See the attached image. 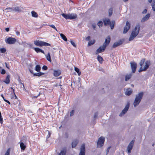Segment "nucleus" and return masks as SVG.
Returning <instances> with one entry per match:
<instances>
[{
    "instance_id": "ddd939ff",
    "label": "nucleus",
    "mask_w": 155,
    "mask_h": 155,
    "mask_svg": "<svg viewBox=\"0 0 155 155\" xmlns=\"http://www.w3.org/2000/svg\"><path fill=\"white\" fill-rule=\"evenodd\" d=\"M110 36H108L106 38L105 41L103 43V45L106 48L107 46L110 43Z\"/></svg>"
},
{
    "instance_id": "bb28decb",
    "label": "nucleus",
    "mask_w": 155,
    "mask_h": 155,
    "mask_svg": "<svg viewBox=\"0 0 155 155\" xmlns=\"http://www.w3.org/2000/svg\"><path fill=\"white\" fill-rule=\"evenodd\" d=\"M60 35L62 39L65 41H67V39L66 37L63 34L61 33L60 34Z\"/></svg>"
},
{
    "instance_id": "7c9ffc66",
    "label": "nucleus",
    "mask_w": 155,
    "mask_h": 155,
    "mask_svg": "<svg viewBox=\"0 0 155 155\" xmlns=\"http://www.w3.org/2000/svg\"><path fill=\"white\" fill-rule=\"evenodd\" d=\"M41 68L39 65H37L35 67V70L37 72H39L41 70Z\"/></svg>"
},
{
    "instance_id": "864d4df0",
    "label": "nucleus",
    "mask_w": 155,
    "mask_h": 155,
    "mask_svg": "<svg viewBox=\"0 0 155 155\" xmlns=\"http://www.w3.org/2000/svg\"><path fill=\"white\" fill-rule=\"evenodd\" d=\"M4 101L7 102V103H8L9 104H11V103H10V102L8 100H4Z\"/></svg>"
},
{
    "instance_id": "ea45409f",
    "label": "nucleus",
    "mask_w": 155,
    "mask_h": 155,
    "mask_svg": "<svg viewBox=\"0 0 155 155\" xmlns=\"http://www.w3.org/2000/svg\"><path fill=\"white\" fill-rule=\"evenodd\" d=\"M0 51L2 53H4L6 51V49L5 48H0Z\"/></svg>"
},
{
    "instance_id": "a211bd4d",
    "label": "nucleus",
    "mask_w": 155,
    "mask_h": 155,
    "mask_svg": "<svg viewBox=\"0 0 155 155\" xmlns=\"http://www.w3.org/2000/svg\"><path fill=\"white\" fill-rule=\"evenodd\" d=\"M132 93V91L130 88H127L126 92H125V94L126 95H130Z\"/></svg>"
},
{
    "instance_id": "4be33fe9",
    "label": "nucleus",
    "mask_w": 155,
    "mask_h": 155,
    "mask_svg": "<svg viewBox=\"0 0 155 155\" xmlns=\"http://www.w3.org/2000/svg\"><path fill=\"white\" fill-rule=\"evenodd\" d=\"M34 50L37 53H38L39 52H41V53H42L43 54H45L44 51L39 48H35Z\"/></svg>"
},
{
    "instance_id": "58836bf2",
    "label": "nucleus",
    "mask_w": 155,
    "mask_h": 155,
    "mask_svg": "<svg viewBox=\"0 0 155 155\" xmlns=\"http://www.w3.org/2000/svg\"><path fill=\"white\" fill-rule=\"evenodd\" d=\"M98 26L99 27H101L103 25V23L101 21H100L97 24Z\"/></svg>"
},
{
    "instance_id": "a19ab883",
    "label": "nucleus",
    "mask_w": 155,
    "mask_h": 155,
    "mask_svg": "<svg viewBox=\"0 0 155 155\" xmlns=\"http://www.w3.org/2000/svg\"><path fill=\"white\" fill-rule=\"evenodd\" d=\"M49 26H50L51 27L53 28L54 30H55L56 31H58V30H57L56 28L55 27V26L54 25H48Z\"/></svg>"
},
{
    "instance_id": "2f4dec72",
    "label": "nucleus",
    "mask_w": 155,
    "mask_h": 155,
    "mask_svg": "<svg viewBox=\"0 0 155 155\" xmlns=\"http://www.w3.org/2000/svg\"><path fill=\"white\" fill-rule=\"evenodd\" d=\"M74 70L77 72L79 76H80L81 74V72L80 71V70L77 67L74 68Z\"/></svg>"
},
{
    "instance_id": "a878e982",
    "label": "nucleus",
    "mask_w": 155,
    "mask_h": 155,
    "mask_svg": "<svg viewBox=\"0 0 155 155\" xmlns=\"http://www.w3.org/2000/svg\"><path fill=\"white\" fill-rule=\"evenodd\" d=\"M45 74V73L43 72H40L34 73L33 74L34 76H38L40 77L41 76Z\"/></svg>"
},
{
    "instance_id": "0e129e2a",
    "label": "nucleus",
    "mask_w": 155,
    "mask_h": 155,
    "mask_svg": "<svg viewBox=\"0 0 155 155\" xmlns=\"http://www.w3.org/2000/svg\"><path fill=\"white\" fill-rule=\"evenodd\" d=\"M148 1L149 3H151L152 1V0H148Z\"/></svg>"
},
{
    "instance_id": "7ed1b4c3",
    "label": "nucleus",
    "mask_w": 155,
    "mask_h": 155,
    "mask_svg": "<svg viewBox=\"0 0 155 155\" xmlns=\"http://www.w3.org/2000/svg\"><path fill=\"white\" fill-rule=\"evenodd\" d=\"M143 95V93L141 92L139 93L137 95L135 98L134 103V107L137 106L140 102Z\"/></svg>"
},
{
    "instance_id": "bf43d9fd",
    "label": "nucleus",
    "mask_w": 155,
    "mask_h": 155,
    "mask_svg": "<svg viewBox=\"0 0 155 155\" xmlns=\"http://www.w3.org/2000/svg\"><path fill=\"white\" fill-rule=\"evenodd\" d=\"M1 96L2 97V98L4 101V100H6L5 99V98L4 97L2 94L1 95Z\"/></svg>"
},
{
    "instance_id": "e2e57ef3",
    "label": "nucleus",
    "mask_w": 155,
    "mask_h": 155,
    "mask_svg": "<svg viewBox=\"0 0 155 155\" xmlns=\"http://www.w3.org/2000/svg\"><path fill=\"white\" fill-rule=\"evenodd\" d=\"M50 135L51 133L49 132L48 136V137H49L50 136Z\"/></svg>"
},
{
    "instance_id": "680f3d73",
    "label": "nucleus",
    "mask_w": 155,
    "mask_h": 155,
    "mask_svg": "<svg viewBox=\"0 0 155 155\" xmlns=\"http://www.w3.org/2000/svg\"><path fill=\"white\" fill-rule=\"evenodd\" d=\"M1 96L2 97V98L4 101V100H6L5 99V98L4 97L2 94L1 95Z\"/></svg>"
},
{
    "instance_id": "5fc2aeb1",
    "label": "nucleus",
    "mask_w": 155,
    "mask_h": 155,
    "mask_svg": "<svg viewBox=\"0 0 155 155\" xmlns=\"http://www.w3.org/2000/svg\"><path fill=\"white\" fill-rule=\"evenodd\" d=\"M110 147H109L107 148V154L108 153V152H109V150H110Z\"/></svg>"
},
{
    "instance_id": "79ce46f5",
    "label": "nucleus",
    "mask_w": 155,
    "mask_h": 155,
    "mask_svg": "<svg viewBox=\"0 0 155 155\" xmlns=\"http://www.w3.org/2000/svg\"><path fill=\"white\" fill-rule=\"evenodd\" d=\"M70 42L71 43L72 45L74 47H76V45L75 43L72 40H71Z\"/></svg>"
},
{
    "instance_id": "423d86ee",
    "label": "nucleus",
    "mask_w": 155,
    "mask_h": 155,
    "mask_svg": "<svg viewBox=\"0 0 155 155\" xmlns=\"http://www.w3.org/2000/svg\"><path fill=\"white\" fill-rule=\"evenodd\" d=\"M105 138L102 136L100 137L97 142V147L101 148L104 145Z\"/></svg>"
},
{
    "instance_id": "dca6fc26",
    "label": "nucleus",
    "mask_w": 155,
    "mask_h": 155,
    "mask_svg": "<svg viewBox=\"0 0 155 155\" xmlns=\"http://www.w3.org/2000/svg\"><path fill=\"white\" fill-rule=\"evenodd\" d=\"M150 17V14L149 13L147 14L144 17L141 19V21L142 22H144L145 21L148 20Z\"/></svg>"
},
{
    "instance_id": "393cba45",
    "label": "nucleus",
    "mask_w": 155,
    "mask_h": 155,
    "mask_svg": "<svg viewBox=\"0 0 155 155\" xmlns=\"http://www.w3.org/2000/svg\"><path fill=\"white\" fill-rule=\"evenodd\" d=\"M46 58L47 60L49 61L50 62H51V60L50 53H48L47 55L46 56Z\"/></svg>"
},
{
    "instance_id": "1a4fd4ad",
    "label": "nucleus",
    "mask_w": 155,
    "mask_h": 155,
    "mask_svg": "<svg viewBox=\"0 0 155 155\" xmlns=\"http://www.w3.org/2000/svg\"><path fill=\"white\" fill-rule=\"evenodd\" d=\"M85 148L84 144H83L80 148V151L79 155H85Z\"/></svg>"
},
{
    "instance_id": "cd10ccee",
    "label": "nucleus",
    "mask_w": 155,
    "mask_h": 155,
    "mask_svg": "<svg viewBox=\"0 0 155 155\" xmlns=\"http://www.w3.org/2000/svg\"><path fill=\"white\" fill-rule=\"evenodd\" d=\"M131 76L132 75L131 74L126 75L125 76V81H127L130 79L131 78Z\"/></svg>"
},
{
    "instance_id": "6ab92c4d",
    "label": "nucleus",
    "mask_w": 155,
    "mask_h": 155,
    "mask_svg": "<svg viewBox=\"0 0 155 155\" xmlns=\"http://www.w3.org/2000/svg\"><path fill=\"white\" fill-rule=\"evenodd\" d=\"M61 74V72L59 70H54L53 73V75L55 77L58 76Z\"/></svg>"
},
{
    "instance_id": "0eeeda50",
    "label": "nucleus",
    "mask_w": 155,
    "mask_h": 155,
    "mask_svg": "<svg viewBox=\"0 0 155 155\" xmlns=\"http://www.w3.org/2000/svg\"><path fill=\"white\" fill-rule=\"evenodd\" d=\"M16 39L13 38L8 37L5 40V42L9 44H13L16 42Z\"/></svg>"
},
{
    "instance_id": "4d7b16f0",
    "label": "nucleus",
    "mask_w": 155,
    "mask_h": 155,
    "mask_svg": "<svg viewBox=\"0 0 155 155\" xmlns=\"http://www.w3.org/2000/svg\"><path fill=\"white\" fill-rule=\"evenodd\" d=\"M5 30L6 31L8 32L9 30V28H5Z\"/></svg>"
},
{
    "instance_id": "39448f33",
    "label": "nucleus",
    "mask_w": 155,
    "mask_h": 155,
    "mask_svg": "<svg viewBox=\"0 0 155 155\" xmlns=\"http://www.w3.org/2000/svg\"><path fill=\"white\" fill-rule=\"evenodd\" d=\"M34 44L36 46H51V45L48 43L39 40H36L34 41Z\"/></svg>"
},
{
    "instance_id": "69168bd1",
    "label": "nucleus",
    "mask_w": 155,
    "mask_h": 155,
    "mask_svg": "<svg viewBox=\"0 0 155 155\" xmlns=\"http://www.w3.org/2000/svg\"><path fill=\"white\" fill-rule=\"evenodd\" d=\"M123 0L124 2H126L128 0Z\"/></svg>"
},
{
    "instance_id": "8fccbe9b",
    "label": "nucleus",
    "mask_w": 155,
    "mask_h": 155,
    "mask_svg": "<svg viewBox=\"0 0 155 155\" xmlns=\"http://www.w3.org/2000/svg\"><path fill=\"white\" fill-rule=\"evenodd\" d=\"M90 39H91V37L90 36H87L86 38V40H87V41H89L90 40Z\"/></svg>"
},
{
    "instance_id": "37998d69",
    "label": "nucleus",
    "mask_w": 155,
    "mask_h": 155,
    "mask_svg": "<svg viewBox=\"0 0 155 155\" xmlns=\"http://www.w3.org/2000/svg\"><path fill=\"white\" fill-rule=\"evenodd\" d=\"M11 89H12L13 90V93H14V94L15 95V99H17V97L16 96V95H15V89H13L12 87H11Z\"/></svg>"
},
{
    "instance_id": "09e8293b",
    "label": "nucleus",
    "mask_w": 155,
    "mask_h": 155,
    "mask_svg": "<svg viewBox=\"0 0 155 155\" xmlns=\"http://www.w3.org/2000/svg\"><path fill=\"white\" fill-rule=\"evenodd\" d=\"M6 73L4 69H2L1 72V74H5Z\"/></svg>"
},
{
    "instance_id": "49530a36",
    "label": "nucleus",
    "mask_w": 155,
    "mask_h": 155,
    "mask_svg": "<svg viewBox=\"0 0 155 155\" xmlns=\"http://www.w3.org/2000/svg\"><path fill=\"white\" fill-rule=\"evenodd\" d=\"M74 110H72L70 112V116H73L74 114Z\"/></svg>"
},
{
    "instance_id": "f03ea898",
    "label": "nucleus",
    "mask_w": 155,
    "mask_h": 155,
    "mask_svg": "<svg viewBox=\"0 0 155 155\" xmlns=\"http://www.w3.org/2000/svg\"><path fill=\"white\" fill-rule=\"evenodd\" d=\"M140 25L139 24L137 25L133 30L129 38V41L133 40L139 33L140 30Z\"/></svg>"
},
{
    "instance_id": "6e6552de",
    "label": "nucleus",
    "mask_w": 155,
    "mask_h": 155,
    "mask_svg": "<svg viewBox=\"0 0 155 155\" xmlns=\"http://www.w3.org/2000/svg\"><path fill=\"white\" fill-rule=\"evenodd\" d=\"M130 27V23L128 21H127L126 22V25L124 27L123 33L124 34L126 33L129 30Z\"/></svg>"
},
{
    "instance_id": "c9c22d12",
    "label": "nucleus",
    "mask_w": 155,
    "mask_h": 155,
    "mask_svg": "<svg viewBox=\"0 0 155 155\" xmlns=\"http://www.w3.org/2000/svg\"><path fill=\"white\" fill-rule=\"evenodd\" d=\"M66 151L64 150H62L59 153L58 155H66Z\"/></svg>"
},
{
    "instance_id": "b1692460",
    "label": "nucleus",
    "mask_w": 155,
    "mask_h": 155,
    "mask_svg": "<svg viewBox=\"0 0 155 155\" xmlns=\"http://www.w3.org/2000/svg\"><path fill=\"white\" fill-rule=\"evenodd\" d=\"M97 59L100 64H102L103 61V59L101 56L98 55L97 57Z\"/></svg>"
},
{
    "instance_id": "052dcab7",
    "label": "nucleus",
    "mask_w": 155,
    "mask_h": 155,
    "mask_svg": "<svg viewBox=\"0 0 155 155\" xmlns=\"http://www.w3.org/2000/svg\"><path fill=\"white\" fill-rule=\"evenodd\" d=\"M1 96L2 97V98L4 101V100H6L5 99V98L4 97L2 94L1 95Z\"/></svg>"
},
{
    "instance_id": "473e14b6",
    "label": "nucleus",
    "mask_w": 155,
    "mask_h": 155,
    "mask_svg": "<svg viewBox=\"0 0 155 155\" xmlns=\"http://www.w3.org/2000/svg\"><path fill=\"white\" fill-rule=\"evenodd\" d=\"M31 13L33 17H38V14L34 11H32L31 12Z\"/></svg>"
},
{
    "instance_id": "2eb2a0df",
    "label": "nucleus",
    "mask_w": 155,
    "mask_h": 155,
    "mask_svg": "<svg viewBox=\"0 0 155 155\" xmlns=\"http://www.w3.org/2000/svg\"><path fill=\"white\" fill-rule=\"evenodd\" d=\"M106 48L103 45L102 46H100L96 51V54H97L99 53L103 52L105 49Z\"/></svg>"
},
{
    "instance_id": "9d476101",
    "label": "nucleus",
    "mask_w": 155,
    "mask_h": 155,
    "mask_svg": "<svg viewBox=\"0 0 155 155\" xmlns=\"http://www.w3.org/2000/svg\"><path fill=\"white\" fill-rule=\"evenodd\" d=\"M134 140H132L130 143L127 147V151L129 153H130L131 152V150L133 148L134 144Z\"/></svg>"
},
{
    "instance_id": "20e7f679",
    "label": "nucleus",
    "mask_w": 155,
    "mask_h": 155,
    "mask_svg": "<svg viewBox=\"0 0 155 155\" xmlns=\"http://www.w3.org/2000/svg\"><path fill=\"white\" fill-rule=\"evenodd\" d=\"M62 15L66 19H69L70 20H73L76 19L77 17V15L76 14H63Z\"/></svg>"
},
{
    "instance_id": "3c124183",
    "label": "nucleus",
    "mask_w": 155,
    "mask_h": 155,
    "mask_svg": "<svg viewBox=\"0 0 155 155\" xmlns=\"http://www.w3.org/2000/svg\"><path fill=\"white\" fill-rule=\"evenodd\" d=\"M147 10L146 9H145L143 11L142 13L143 14H144L147 13Z\"/></svg>"
},
{
    "instance_id": "f3484780",
    "label": "nucleus",
    "mask_w": 155,
    "mask_h": 155,
    "mask_svg": "<svg viewBox=\"0 0 155 155\" xmlns=\"http://www.w3.org/2000/svg\"><path fill=\"white\" fill-rule=\"evenodd\" d=\"M78 140H74L72 141L71 144L72 148H73L75 147L78 144Z\"/></svg>"
},
{
    "instance_id": "4c0bfd02",
    "label": "nucleus",
    "mask_w": 155,
    "mask_h": 155,
    "mask_svg": "<svg viewBox=\"0 0 155 155\" xmlns=\"http://www.w3.org/2000/svg\"><path fill=\"white\" fill-rule=\"evenodd\" d=\"M109 16H110L113 13V9L112 8H110L109 9Z\"/></svg>"
},
{
    "instance_id": "f8f14e48",
    "label": "nucleus",
    "mask_w": 155,
    "mask_h": 155,
    "mask_svg": "<svg viewBox=\"0 0 155 155\" xmlns=\"http://www.w3.org/2000/svg\"><path fill=\"white\" fill-rule=\"evenodd\" d=\"M22 8L21 7H15L14 8H6V9H10L12 11H15L18 12H20L22 11Z\"/></svg>"
},
{
    "instance_id": "de8ad7c7",
    "label": "nucleus",
    "mask_w": 155,
    "mask_h": 155,
    "mask_svg": "<svg viewBox=\"0 0 155 155\" xmlns=\"http://www.w3.org/2000/svg\"><path fill=\"white\" fill-rule=\"evenodd\" d=\"M3 118L2 117V116L1 115H0V123L1 124H2L3 123Z\"/></svg>"
},
{
    "instance_id": "c85d7f7f",
    "label": "nucleus",
    "mask_w": 155,
    "mask_h": 155,
    "mask_svg": "<svg viewBox=\"0 0 155 155\" xmlns=\"http://www.w3.org/2000/svg\"><path fill=\"white\" fill-rule=\"evenodd\" d=\"M121 44V43H120V42H115L113 45L112 47L113 48H115L116 47H117L120 45Z\"/></svg>"
},
{
    "instance_id": "338daca9",
    "label": "nucleus",
    "mask_w": 155,
    "mask_h": 155,
    "mask_svg": "<svg viewBox=\"0 0 155 155\" xmlns=\"http://www.w3.org/2000/svg\"><path fill=\"white\" fill-rule=\"evenodd\" d=\"M6 67L7 68H9L8 67V66H7V64H6Z\"/></svg>"
},
{
    "instance_id": "c03bdc74",
    "label": "nucleus",
    "mask_w": 155,
    "mask_h": 155,
    "mask_svg": "<svg viewBox=\"0 0 155 155\" xmlns=\"http://www.w3.org/2000/svg\"><path fill=\"white\" fill-rule=\"evenodd\" d=\"M18 81H19V84H21L22 85H23V88H25V86H24V84L21 82V79H19Z\"/></svg>"
},
{
    "instance_id": "f257e3e1",
    "label": "nucleus",
    "mask_w": 155,
    "mask_h": 155,
    "mask_svg": "<svg viewBox=\"0 0 155 155\" xmlns=\"http://www.w3.org/2000/svg\"><path fill=\"white\" fill-rule=\"evenodd\" d=\"M145 58H143L141 60L139 63L140 66L139 70V72L145 71L150 66V62L147 61L145 62Z\"/></svg>"
},
{
    "instance_id": "13d9d810",
    "label": "nucleus",
    "mask_w": 155,
    "mask_h": 155,
    "mask_svg": "<svg viewBox=\"0 0 155 155\" xmlns=\"http://www.w3.org/2000/svg\"><path fill=\"white\" fill-rule=\"evenodd\" d=\"M16 33L17 35H20V32L18 31H16Z\"/></svg>"
},
{
    "instance_id": "e433bc0d",
    "label": "nucleus",
    "mask_w": 155,
    "mask_h": 155,
    "mask_svg": "<svg viewBox=\"0 0 155 155\" xmlns=\"http://www.w3.org/2000/svg\"><path fill=\"white\" fill-rule=\"evenodd\" d=\"M10 148H8L5 153L4 155H10Z\"/></svg>"
},
{
    "instance_id": "6e6d98bb",
    "label": "nucleus",
    "mask_w": 155,
    "mask_h": 155,
    "mask_svg": "<svg viewBox=\"0 0 155 155\" xmlns=\"http://www.w3.org/2000/svg\"><path fill=\"white\" fill-rule=\"evenodd\" d=\"M92 26L94 29H95L96 27V25L95 24H93L92 25Z\"/></svg>"
},
{
    "instance_id": "f704fd0d",
    "label": "nucleus",
    "mask_w": 155,
    "mask_h": 155,
    "mask_svg": "<svg viewBox=\"0 0 155 155\" xmlns=\"http://www.w3.org/2000/svg\"><path fill=\"white\" fill-rule=\"evenodd\" d=\"M114 21H112L111 22V23H110V24H109L110 25V28L112 29H113L114 28Z\"/></svg>"
},
{
    "instance_id": "a18cd8bd",
    "label": "nucleus",
    "mask_w": 155,
    "mask_h": 155,
    "mask_svg": "<svg viewBox=\"0 0 155 155\" xmlns=\"http://www.w3.org/2000/svg\"><path fill=\"white\" fill-rule=\"evenodd\" d=\"M42 69L44 70H46L48 69V67L45 65H44L42 68Z\"/></svg>"
},
{
    "instance_id": "c756f323",
    "label": "nucleus",
    "mask_w": 155,
    "mask_h": 155,
    "mask_svg": "<svg viewBox=\"0 0 155 155\" xmlns=\"http://www.w3.org/2000/svg\"><path fill=\"white\" fill-rule=\"evenodd\" d=\"M151 6L153 10L155 12V0H153V3L151 4Z\"/></svg>"
},
{
    "instance_id": "412c9836",
    "label": "nucleus",
    "mask_w": 155,
    "mask_h": 155,
    "mask_svg": "<svg viewBox=\"0 0 155 155\" xmlns=\"http://www.w3.org/2000/svg\"><path fill=\"white\" fill-rule=\"evenodd\" d=\"M10 76L9 75H7L5 80L4 82L6 84H8L10 82Z\"/></svg>"
},
{
    "instance_id": "5701e85b",
    "label": "nucleus",
    "mask_w": 155,
    "mask_h": 155,
    "mask_svg": "<svg viewBox=\"0 0 155 155\" xmlns=\"http://www.w3.org/2000/svg\"><path fill=\"white\" fill-rule=\"evenodd\" d=\"M103 21L105 25H109L111 23L109 19H105Z\"/></svg>"
},
{
    "instance_id": "9b49d317",
    "label": "nucleus",
    "mask_w": 155,
    "mask_h": 155,
    "mask_svg": "<svg viewBox=\"0 0 155 155\" xmlns=\"http://www.w3.org/2000/svg\"><path fill=\"white\" fill-rule=\"evenodd\" d=\"M130 65L132 71L133 73H134L136 71L137 67V63L134 61L130 62Z\"/></svg>"
},
{
    "instance_id": "774afa93",
    "label": "nucleus",
    "mask_w": 155,
    "mask_h": 155,
    "mask_svg": "<svg viewBox=\"0 0 155 155\" xmlns=\"http://www.w3.org/2000/svg\"><path fill=\"white\" fill-rule=\"evenodd\" d=\"M132 85V87H134V85H133V84H132V85Z\"/></svg>"
},
{
    "instance_id": "aec40b11",
    "label": "nucleus",
    "mask_w": 155,
    "mask_h": 155,
    "mask_svg": "<svg viewBox=\"0 0 155 155\" xmlns=\"http://www.w3.org/2000/svg\"><path fill=\"white\" fill-rule=\"evenodd\" d=\"M20 145L21 150L24 151L25 149L26 146L22 142H20Z\"/></svg>"
},
{
    "instance_id": "72a5a7b5",
    "label": "nucleus",
    "mask_w": 155,
    "mask_h": 155,
    "mask_svg": "<svg viewBox=\"0 0 155 155\" xmlns=\"http://www.w3.org/2000/svg\"><path fill=\"white\" fill-rule=\"evenodd\" d=\"M95 40H93L92 41H90L88 44V45L89 46H90L93 45L95 42Z\"/></svg>"
},
{
    "instance_id": "4468645a",
    "label": "nucleus",
    "mask_w": 155,
    "mask_h": 155,
    "mask_svg": "<svg viewBox=\"0 0 155 155\" xmlns=\"http://www.w3.org/2000/svg\"><path fill=\"white\" fill-rule=\"evenodd\" d=\"M129 104L128 103L125 106V107L124 108V109L122 110V112L120 114V116H122V114H125L127 110H128V109L129 107Z\"/></svg>"
},
{
    "instance_id": "603ef678",
    "label": "nucleus",
    "mask_w": 155,
    "mask_h": 155,
    "mask_svg": "<svg viewBox=\"0 0 155 155\" xmlns=\"http://www.w3.org/2000/svg\"><path fill=\"white\" fill-rule=\"evenodd\" d=\"M98 116V114L97 113H95L94 116V118H96Z\"/></svg>"
}]
</instances>
